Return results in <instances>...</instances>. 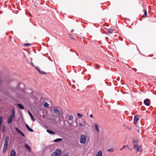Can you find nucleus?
Here are the masks:
<instances>
[{"label": "nucleus", "instance_id": "f257e3e1", "mask_svg": "<svg viewBox=\"0 0 156 156\" xmlns=\"http://www.w3.org/2000/svg\"><path fill=\"white\" fill-rule=\"evenodd\" d=\"M139 143V140L138 139H134L133 140V144L134 145L133 148L135 150H136L137 152H141L142 151V148L138 145Z\"/></svg>", "mask_w": 156, "mask_h": 156}, {"label": "nucleus", "instance_id": "f03ea898", "mask_svg": "<svg viewBox=\"0 0 156 156\" xmlns=\"http://www.w3.org/2000/svg\"><path fill=\"white\" fill-rule=\"evenodd\" d=\"M62 152V150L59 149H56L54 152L52 153L51 156H60Z\"/></svg>", "mask_w": 156, "mask_h": 156}, {"label": "nucleus", "instance_id": "7ed1b4c3", "mask_svg": "<svg viewBox=\"0 0 156 156\" xmlns=\"http://www.w3.org/2000/svg\"><path fill=\"white\" fill-rule=\"evenodd\" d=\"M86 136L81 135L80 137V141L81 144H84L86 142Z\"/></svg>", "mask_w": 156, "mask_h": 156}, {"label": "nucleus", "instance_id": "20e7f679", "mask_svg": "<svg viewBox=\"0 0 156 156\" xmlns=\"http://www.w3.org/2000/svg\"><path fill=\"white\" fill-rule=\"evenodd\" d=\"M8 145V143L7 142H4V147L3 148L2 152L3 153H4L5 152Z\"/></svg>", "mask_w": 156, "mask_h": 156}, {"label": "nucleus", "instance_id": "39448f33", "mask_svg": "<svg viewBox=\"0 0 156 156\" xmlns=\"http://www.w3.org/2000/svg\"><path fill=\"white\" fill-rule=\"evenodd\" d=\"M15 117V116L13 115H10L8 119L7 122L8 123L11 124L12 121L13 119Z\"/></svg>", "mask_w": 156, "mask_h": 156}, {"label": "nucleus", "instance_id": "423d86ee", "mask_svg": "<svg viewBox=\"0 0 156 156\" xmlns=\"http://www.w3.org/2000/svg\"><path fill=\"white\" fill-rule=\"evenodd\" d=\"M144 103L146 105L149 106L151 104V101L149 99H146L144 100Z\"/></svg>", "mask_w": 156, "mask_h": 156}, {"label": "nucleus", "instance_id": "0eeeda50", "mask_svg": "<svg viewBox=\"0 0 156 156\" xmlns=\"http://www.w3.org/2000/svg\"><path fill=\"white\" fill-rule=\"evenodd\" d=\"M53 112L58 116H59L61 114V112L60 110L56 108L54 109L53 110Z\"/></svg>", "mask_w": 156, "mask_h": 156}, {"label": "nucleus", "instance_id": "6e6552de", "mask_svg": "<svg viewBox=\"0 0 156 156\" xmlns=\"http://www.w3.org/2000/svg\"><path fill=\"white\" fill-rule=\"evenodd\" d=\"M10 156H16V153L15 150L12 149L11 151Z\"/></svg>", "mask_w": 156, "mask_h": 156}, {"label": "nucleus", "instance_id": "1a4fd4ad", "mask_svg": "<svg viewBox=\"0 0 156 156\" xmlns=\"http://www.w3.org/2000/svg\"><path fill=\"white\" fill-rule=\"evenodd\" d=\"M25 148L28 151H30L31 149L30 147L27 144H25L24 145Z\"/></svg>", "mask_w": 156, "mask_h": 156}, {"label": "nucleus", "instance_id": "9d476101", "mask_svg": "<svg viewBox=\"0 0 156 156\" xmlns=\"http://www.w3.org/2000/svg\"><path fill=\"white\" fill-rule=\"evenodd\" d=\"M25 126H26V128H27V129L29 131L31 132H34L33 130V129H31L30 127L27 124H26L25 125Z\"/></svg>", "mask_w": 156, "mask_h": 156}, {"label": "nucleus", "instance_id": "9b49d317", "mask_svg": "<svg viewBox=\"0 0 156 156\" xmlns=\"http://www.w3.org/2000/svg\"><path fill=\"white\" fill-rule=\"evenodd\" d=\"M20 85H22L23 86V87H24L25 86V84L22 83H20L18 84L17 86V88L18 89H22V88L20 87Z\"/></svg>", "mask_w": 156, "mask_h": 156}, {"label": "nucleus", "instance_id": "f8f14e48", "mask_svg": "<svg viewBox=\"0 0 156 156\" xmlns=\"http://www.w3.org/2000/svg\"><path fill=\"white\" fill-rule=\"evenodd\" d=\"M28 113L29 115H30L32 120L33 121H34L35 120V119L34 118L33 115L29 111H28Z\"/></svg>", "mask_w": 156, "mask_h": 156}, {"label": "nucleus", "instance_id": "ddd939ff", "mask_svg": "<svg viewBox=\"0 0 156 156\" xmlns=\"http://www.w3.org/2000/svg\"><path fill=\"white\" fill-rule=\"evenodd\" d=\"M96 156H102V152L101 151H99L97 153Z\"/></svg>", "mask_w": 156, "mask_h": 156}, {"label": "nucleus", "instance_id": "4468645a", "mask_svg": "<svg viewBox=\"0 0 156 156\" xmlns=\"http://www.w3.org/2000/svg\"><path fill=\"white\" fill-rule=\"evenodd\" d=\"M18 107L21 109H23L24 108V107L23 105L21 104H19L18 105Z\"/></svg>", "mask_w": 156, "mask_h": 156}, {"label": "nucleus", "instance_id": "2eb2a0df", "mask_svg": "<svg viewBox=\"0 0 156 156\" xmlns=\"http://www.w3.org/2000/svg\"><path fill=\"white\" fill-rule=\"evenodd\" d=\"M46 131L49 134H54L55 133L53 131L49 129H47Z\"/></svg>", "mask_w": 156, "mask_h": 156}, {"label": "nucleus", "instance_id": "dca6fc26", "mask_svg": "<svg viewBox=\"0 0 156 156\" xmlns=\"http://www.w3.org/2000/svg\"><path fill=\"white\" fill-rule=\"evenodd\" d=\"M62 138H57L54 140V142H60L62 140Z\"/></svg>", "mask_w": 156, "mask_h": 156}, {"label": "nucleus", "instance_id": "f3484780", "mask_svg": "<svg viewBox=\"0 0 156 156\" xmlns=\"http://www.w3.org/2000/svg\"><path fill=\"white\" fill-rule=\"evenodd\" d=\"M15 130L17 132V133L18 134H20L22 132L18 128H15Z\"/></svg>", "mask_w": 156, "mask_h": 156}, {"label": "nucleus", "instance_id": "a211bd4d", "mask_svg": "<svg viewBox=\"0 0 156 156\" xmlns=\"http://www.w3.org/2000/svg\"><path fill=\"white\" fill-rule=\"evenodd\" d=\"M11 113L12 114L11 115L15 116V111L14 108L12 109Z\"/></svg>", "mask_w": 156, "mask_h": 156}, {"label": "nucleus", "instance_id": "6ab92c4d", "mask_svg": "<svg viewBox=\"0 0 156 156\" xmlns=\"http://www.w3.org/2000/svg\"><path fill=\"white\" fill-rule=\"evenodd\" d=\"M139 120V118L137 117L135 115L134 116L133 120L135 122H137L138 120Z\"/></svg>", "mask_w": 156, "mask_h": 156}, {"label": "nucleus", "instance_id": "aec40b11", "mask_svg": "<svg viewBox=\"0 0 156 156\" xmlns=\"http://www.w3.org/2000/svg\"><path fill=\"white\" fill-rule=\"evenodd\" d=\"M4 140V142L8 143L9 140V137L8 136H6Z\"/></svg>", "mask_w": 156, "mask_h": 156}, {"label": "nucleus", "instance_id": "412c9836", "mask_svg": "<svg viewBox=\"0 0 156 156\" xmlns=\"http://www.w3.org/2000/svg\"><path fill=\"white\" fill-rule=\"evenodd\" d=\"M95 127L96 130L98 132H99V129H98V125L96 124L94 125Z\"/></svg>", "mask_w": 156, "mask_h": 156}, {"label": "nucleus", "instance_id": "4be33fe9", "mask_svg": "<svg viewBox=\"0 0 156 156\" xmlns=\"http://www.w3.org/2000/svg\"><path fill=\"white\" fill-rule=\"evenodd\" d=\"M6 129V126H3L2 128V133H4V132H5V131Z\"/></svg>", "mask_w": 156, "mask_h": 156}, {"label": "nucleus", "instance_id": "5701e85b", "mask_svg": "<svg viewBox=\"0 0 156 156\" xmlns=\"http://www.w3.org/2000/svg\"><path fill=\"white\" fill-rule=\"evenodd\" d=\"M114 148L113 147L111 148L110 149L107 150V151L108 152H113L114 151Z\"/></svg>", "mask_w": 156, "mask_h": 156}, {"label": "nucleus", "instance_id": "b1692460", "mask_svg": "<svg viewBox=\"0 0 156 156\" xmlns=\"http://www.w3.org/2000/svg\"><path fill=\"white\" fill-rule=\"evenodd\" d=\"M44 106L45 107H48L49 106V104L47 102H45L44 104Z\"/></svg>", "mask_w": 156, "mask_h": 156}, {"label": "nucleus", "instance_id": "393cba45", "mask_svg": "<svg viewBox=\"0 0 156 156\" xmlns=\"http://www.w3.org/2000/svg\"><path fill=\"white\" fill-rule=\"evenodd\" d=\"M147 15V11L146 10H145L144 11V15L142 16V17H146V16Z\"/></svg>", "mask_w": 156, "mask_h": 156}, {"label": "nucleus", "instance_id": "a878e982", "mask_svg": "<svg viewBox=\"0 0 156 156\" xmlns=\"http://www.w3.org/2000/svg\"><path fill=\"white\" fill-rule=\"evenodd\" d=\"M2 120V116H0V126H1Z\"/></svg>", "mask_w": 156, "mask_h": 156}, {"label": "nucleus", "instance_id": "bb28decb", "mask_svg": "<svg viewBox=\"0 0 156 156\" xmlns=\"http://www.w3.org/2000/svg\"><path fill=\"white\" fill-rule=\"evenodd\" d=\"M55 122V118L52 119L51 121V122L52 123H54Z\"/></svg>", "mask_w": 156, "mask_h": 156}, {"label": "nucleus", "instance_id": "cd10ccee", "mask_svg": "<svg viewBox=\"0 0 156 156\" xmlns=\"http://www.w3.org/2000/svg\"><path fill=\"white\" fill-rule=\"evenodd\" d=\"M73 119V117L72 115H70L69 117V119L70 120H72Z\"/></svg>", "mask_w": 156, "mask_h": 156}, {"label": "nucleus", "instance_id": "c85d7f7f", "mask_svg": "<svg viewBox=\"0 0 156 156\" xmlns=\"http://www.w3.org/2000/svg\"><path fill=\"white\" fill-rule=\"evenodd\" d=\"M35 69L38 71V72L39 73L40 72H41V71L40 69L38 68V67L36 66L35 67Z\"/></svg>", "mask_w": 156, "mask_h": 156}, {"label": "nucleus", "instance_id": "c756f323", "mask_svg": "<svg viewBox=\"0 0 156 156\" xmlns=\"http://www.w3.org/2000/svg\"><path fill=\"white\" fill-rule=\"evenodd\" d=\"M78 116L79 117H81L83 116V115L80 113H77V114Z\"/></svg>", "mask_w": 156, "mask_h": 156}, {"label": "nucleus", "instance_id": "7c9ffc66", "mask_svg": "<svg viewBox=\"0 0 156 156\" xmlns=\"http://www.w3.org/2000/svg\"><path fill=\"white\" fill-rule=\"evenodd\" d=\"M30 44H31L29 43H27L24 44V46L27 47V46H28L30 45Z\"/></svg>", "mask_w": 156, "mask_h": 156}, {"label": "nucleus", "instance_id": "2f4dec72", "mask_svg": "<svg viewBox=\"0 0 156 156\" xmlns=\"http://www.w3.org/2000/svg\"><path fill=\"white\" fill-rule=\"evenodd\" d=\"M69 153L68 152L65 153L63 156H69Z\"/></svg>", "mask_w": 156, "mask_h": 156}, {"label": "nucleus", "instance_id": "473e14b6", "mask_svg": "<svg viewBox=\"0 0 156 156\" xmlns=\"http://www.w3.org/2000/svg\"><path fill=\"white\" fill-rule=\"evenodd\" d=\"M39 73L40 74H43V75H44V74H46L47 73H46L45 72H44L43 71H41V72H40Z\"/></svg>", "mask_w": 156, "mask_h": 156}, {"label": "nucleus", "instance_id": "72a5a7b5", "mask_svg": "<svg viewBox=\"0 0 156 156\" xmlns=\"http://www.w3.org/2000/svg\"><path fill=\"white\" fill-rule=\"evenodd\" d=\"M113 30H110L108 31V32L109 33H111L113 32Z\"/></svg>", "mask_w": 156, "mask_h": 156}, {"label": "nucleus", "instance_id": "f704fd0d", "mask_svg": "<svg viewBox=\"0 0 156 156\" xmlns=\"http://www.w3.org/2000/svg\"><path fill=\"white\" fill-rule=\"evenodd\" d=\"M69 35L70 36V37L72 39H74V36L72 34H69Z\"/></svg>", "mask_w": 156, "mask_h": 156}, {"label": "nucleus", "instance_id": "c9c22d12", "mask_svg": "<svg viewBox=\"0 0 156 156\" xmlns=\"http://www.w3.org/2000/svg\"><path fill=\"white\" fill-rule=\"evenodd\" d=\"M126 147H128V145H124L123 146V147L120 150L121 151L122 150L123 148H125Z\"/></svg>", "mask_w": 156, "mask_h": 156}, {"label": "nucleus", "instance_id": "e433bc0d", "mask_svg": "<svg viewBox=\"0 0 156 156\" xmlns=\"http://www.w3.org/2000/svg\"><path fill=\"white\" fill-rule=\"evenodd\" d=\"M20 134L22 136H23L24 137H25V135L22 132L21 133H20Z\"/></svg>", "mask_w": 156, "mask_h": 156}, {"label": "nucleus", "instance_id": "4c0bfd02", "mask_svg": "<svg viewBox=\"0 0 156 156\" xmlns=\"http://www.w3.org/2000/svg\"><path fill=\"white\" fill-rule=\"evenodd\" d=\"M79 125V126L81 127H82L83 126V124L82 123H80Z\"/></svg>", "mask_w": 156, "mask_h": 156}, {"label": "nucleus", "instance_id": "58836bf2", "mask_svg": "<svg viewBox=\"0 0 156 156\" xmlns=\"http://www.w3.org/2000/svg\"><path fill=\"white\" fill-rule=\"evenodd\" d=\"M90 116L91 118H93V115H92V114H90Z\"/></svg>", "mask_w": 156, "mask_h": 156}, {"label": "nucleus", "instance_id": "ea45409f", "mask_svg": "<svg viewBox=\"0 0 156 156\" xmlns=\"http://www.w3.org/2000/svg\"><path fill=\"white\" fill-rule=\"evenodd\" d=\"M30 90H31V92L29 93V94H30L33 93L32 90V89H30Z\"/></svg>", "mask_w": 156, "mask_h": 156}, {"label": "nucleus", "instance_id": "a19ab883", "mask_svg": "<svg viewBox=\"0 0 156 156\" xmlns=\"http://www.w3.org/2000/svg\"><path fill=\"white\" fill-rule=\"evenodd\" d=\"M31 65L32 66H34V65L33 63V62H31Z\"/></svg>", "mask_w": 156, "mask_h": 156}, {"label": "nucleus", "instance_id": "79ce46f5", "mask_svg": "<svg viewBox=\"0 0 156 156\" xmlns=\"http://www.w3.org/2000/svg\"><path fill=\"white\" fill-rule=\"evenodd\" d=\"M43 117L44 118H45V116L44 115H43Z\"/></svg>", "mask_w": 156, "mask_h": 156}, {"label": "nucleus", "instance_id": "37998d69", "mask_svg": "<svg viewBox=\"0 0 156 156\" xmlns=\"http://www.w3.org/2000/svg\"><path fill=\"white\" fill-rule=\"evenodd\" d=\"M58 119H61V117H58Z\"/></svg>", "mask_w": 156, "mask_h": 156}, {"label": "nucleus", "instance_id": "c03bdc74", "mask_svg": "<svg viewBox=\"0 0 156 156\" xmlns=\"http://www.w3.org/2000/svg\"><path fill=\"white\" fill-rule=\"evenodd\" d=\"M73 31V30H71V32H72Z\"/></svg>", "mask_w": 156, "mask_h": 156}, {"label": "nucleus", "instance_id": "a18cd8bd", "mask_svg": "<svg viewBox=\"0 0 156 156\" xmlns=\"http://www.w3.org/2000/svg\"><path fill=\"white\" fill-rule=\"evenodd\" d=\"M97 67H99V66L98 65H97Z\"/></svg>", "mask_w": 156, "mask_h": 156}, {"label": "nucleus", "instance_id": "49530a36", "mask_svg": "<svg viewBox=\"0 0 156 156\" xmlns=\"http://www.w3.org/2000/svg\"><path fill=\"white\" fill-rule=\"evenodd\" d=\"M1 80H0V83L1 82Z\"/></svg>", "mask_w": 156, "mask_h": 156}, {"label": "nucleus", "instance_id": "de8ad7c7", "mask_svg": "<svg viewBox=\"0 0 156 156\" xmlns=\"http://www.w3.org/2000/svg\"><path fill=\"white\" fill-rule=\"evenodd\" d=\"M130 150H132V149H130Z\"/></svg>", "mask_w": 156, "mask_h": 156}, {"label": "nucleus", "instance_id": "09e8293b", "mask_svg": "<svg viewBox=\"0 0 156 156\" xmlns=\"http://www.w3.org/2000/svg\"><path fill=\"white\" fill-rule=\"evenodd\" d=\"M1 73V71H0V73Z\"/></svg>", "mask_w": 156, "mask_h": 156}, {"label": "nucleus", "instance_id": "8fccbe9b", "mask_svg": "<svg viewBox=\"0 0 156 156\" xmlns=\"http://www.w3.org/2000/svg\"><path fill=\"white\" fill-rule=\"evenodd\" d=\"M107 38H108L107 37H106V39H107Z\"/></svg>", "mask_w": 156, "mask_h": 156}, {"label": "nucleus", "instance_id": "3c124183", "mask_svg": "<svg viewBox=\"0 0 156 156\" xmlns=\"http://www.w3.org/2000/svg\"><path fill=\"white\" fill-rule=\"evenodd\" d=\"M107 38H108L107 37H106V39H107Z\"/></svg>", "mask_w": 156, "mask_h": 156}, {"label": "nucleus", "instance_id": "603ef678", "mask_svg": "<svg viewBox=\"0 0 156 156\" xmlns=\"http://www.w3.org/2000/svg\"><path fill=\"white\" fill-rule=\"evenodd\" d=\"M136 71V70H135V71Z\"/></svg>", "mask_w": 156, "mask_h": 156}, {"label": "nucleus", "instance_id": "864d4df0", "mask_svg": "<svg viewBox=\"0 0 156 156\" xmlns=\"http://www.w3.org/2000/svg\"><path fill=\"white\" fill-rule=\"evenodd\" d=\"M1 100L0 99V101H1Z\"/></svg>", "mask_w": 156, "mask_h": 156}]
</instances>
